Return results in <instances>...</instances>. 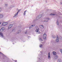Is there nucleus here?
Segmentation results:
<instances>
[{
    "label": "nucleus",
    "mask_w": 62,
    "mask_h": 62,
    "mask_svg": "<svg viewBox=\"0 0 62 62\" xmlns=\"http://www.w3.org/2000/svg\"><path fill=\"white\" fill-rule=\"evenodd\" d=\"M8 22H4L1 25L3 26H6V25H8Z\"/></svg>",
    "instance_id": "obj_1"
},
{
    "label": "nucleus",
    "mask_w": 62,
    "mask_h": 62,
    "mask_svg": "<svg viewBox=\"0 0 62 62\" xmlns=\"http://www.w3.org/2000/svg\"><path fill=\"white\" fill-rule=\"evenodd\" d=\"M42 15H39V16H38L37 17V20H39V19H40L42 16Z\"/></svg>",
    "instance_id": "obj_2"
},
{
    "label": "nucleus",
    "mask_w": 62,
    "mask_h": 62,
    "mask_svg": "<svg viewBox=\"0 0 62 62\" xmlns=\"http://www.w3.org/2000/svg\"><path fill=\"white\" fill-rule=\"evenodd\" d=\"M47 38V35L46 34H44L43 35V39H46Z\"/></svg>",
    "instance_id": "obj_3"
},
{
    "label": "nucleus",
    "mask_w": 62,
    "mask_h": 62,
    "mask_svg": "<svg viewBox=\"0 0 62 62\" xmlns=\"http://www.w3.org/2000/svg\"><path fill=\"white\" fill-rule=\"evenodd\" d=\"M4 17V15L2 14L0 15V19L3 18Z\"/></svg>",
    "instance_id": "obj_4"
},
{
    "label": "nucleus",
    "mask_w": 62,
    "mask_h": 62,
    "mask_svg": "<svg viewBox=\"0 0 62 62\" xmlns=\"http://www.w3.org/2000/svg\"><path fill=\"white\" fill-rule=\"evenodd\" d=\"M4 30L5 28L2 27L0 29V31H1V32H3V31Z\"/></svg>",
    "instance_id": "obj_5"
},
{
    "label": "nucleus",
    "mask_w": 62,
    "mask_h": 62,
    "mask_svg": "<svg viewBox=\"0 0 62 62\" xmlns=\"http://www.w3.org/2000/svg\"><path fill=\"white\" fill-rule=\"evenodd\" d=\"M18 12H17L14 15V17H16L18 15Z\"/></svg>",
    "instance_id": "obj_6"
},
{
    "label": "nucleus",
    "mask_w": 62,
    "mask_h": 62,
    "mask_svg": "<svg viewBox=\"0 0 62 62\" xmlns=\"http://www.w3.org/2000/svg\"><path fill=\"white\" fill-rule=\"evenodd\" d=\"M36 32H38V34H40V32L39 31V28H38L36 30Z\"/></svg>",
    "instance_id": "obj_7"
},
{
    "label": "nucleus",
    "mask_w": 62,
    "mask_h": 62,
    "mask_svg": "<svg viewBox=\"0 0 62 62\" xmlns=\"http://www.w3.org/2000/svg\"><path fill=\"white\" fill-rule=\"evenodd\" d=\"M59 40V38H58V37H57L56 38V42H58Z\"/></svg>",
    "instance_id": "obj_8"
},
{
    "label": "nucleus",
    "mask_w": 62,
    "mask_h": 62,
    "mask_svg": "<svg viewBox=\"0 0 62 62\" xmlns=\"http://www.w3.org/2000/svg\"><path fill=\"white\" fill-rule=\"evenodd\" d=\"M48 58L50 59L51 58V56H50V53H49L48 54Z\"/></svg>",
    "instance_id": "obj_9"
},
{
    "label": "nucleus",
    "mask_w": 62,
    "mask_h": 62,
    "mask_svg": "<svg viewBox=\"0 0 62 62\" xmlns=\"http://www.w3.org/2000/svg\"><path fill=\"white\" fill-rule=\"evenodd\" d=\"M53 55H56V53L55 51H53Z\"/></svg>",
    "instance_id": "obj_10"
},
{
    "label": "nucleus",
    "mask_w": 62,
    "mask_h": 62,
    "mask_svg": "<svg viewBox=\"0 0 62 62\" xmlns=\"http://www.w3.org/2000/svg\"><path fill=\"white\" fill-rule=\"evenodd\" d=\"M0 35L1 37H3V34H2V33L0 32Z\"/></svg>",
    "instance_id": "obj_11"
},
{
    "label": "nucleus",
    "mask_w": 62,
    "mask_h": 62,
    "mask_svg": "<svg viewBox=\"0 0 62 62\" xmlns=\"http://www.w3.org/2000/svg\"><path fill=\"white\" fill-rule=\"evenodd\" d=\"M46 20H47V21L45 20L44 21V22H48V20H49V18H46Z\"/></svg>",
    "instance_id": "obj_12"
},
{
    "label": "nucleus",
    "mask_w": 62,
    "mask_h": 62,
    "mask_svg": "<svg viewBox=\"0 0 62 62\" xmlns=\"http://www.w3.org/2000/svg\"><path fill=\"white\" fill-rule=\"evenodd\" d=\"M57 62H61V59H59L58 60Z\"/></svg>",
    "instance_id": "obj_13"
},
{
    "label": "nucleus",
    "mask_w": 62,
    "mask_h": 62,
    "mask_svg": "<svg viewBox=\"0 0 62 62\" xmlns=\"http://www.w3.org/2000/svg\"><path fill=\"white\" fill-rule=\"evenodd\" d=\"M26 11H24L23 15L24 16H25V14H26Z\"/></svg>",
    "instance_id": "obj_14"
},
{
    "label": "nucleus",
    "mask_w": 62,
    "mask_h": 62,
    "mask_svg": "<svg viewBox=\"0 0 62 62\" xmlns=\"http://www.w3.org/2000/svg\"><path fill=\"white\" fill-rule=\"evenodd\" d=\"M50 15H53V16H54L55 15V14H54L51 13L50 14Z\"/></svg>",
    "instance_id": "obj_15"
},
{
    "label": "nucleus",
    "mask_w": 62,
    "mask_h": 62,
    "mask_svg": "<svg viewBox=\"0 0 62 62\" xmlns=\"http://www.w3.org/2000/svg\"><path fill=\"white\" fill-rule=\"evenodd\" d=\"M56 23L57 25H59V22H58V21L57 20L56 22Z\"/></svg>",
    "instance_id": "obj_16"
},
{
    "label": "nucleus",
    "mask_w": 62,
    "mask_h": 62,
    "mask_svg": "<svg viewBox=\"0 0 62 62\" xmlns=\"http://www.w3.org/2000/svg\"><path fill=\"white\" fill-rule=\"evenodd\" d=\"M9 26H10L11 28V27H12V26H13V25L12 24H11Z\"/></svg>",
    "instance_id": "obj_17"
},
{
    "label": "nucleus",
    "mask_w": 62,
    "mask_h": 62,
    "mask_svg": "<svg viewBox=\"0 0 62 62\" xmlns=\"http://www.w3.org/2000/svg\"><path fill=\"white\" fill-rule=\"evenodd\" d=\"M20 32H21V30H19L17 32V34H19V33H20Z\"/></svg>",
    "instance_id": "obj_18"
},
{
    "label": "nucleus",
    "mask_w": 62,
    "mask_h": 62,
    "mask_svg": "<svg viewBox=\"0 0 62 62\" xmlns=\"http://www.w3.org/2000/svg\"><path fill=\"white\" fill-rule=\"evenodd\" d=\"M58 56L57 55L55 56V58H56V59L57 58H58Z\"/></svg>",
    "instance_id": "obj_19"
},
{
    "label": "nucleus",
    "mask_w": 62,
    "mask_h": 62,
    "mask_svg": "<svg viewBox=\"0 0 62 62\" xmlns=\"http://www.w3.org/2000/svg\"><path fill=\"white\" fill-rule=\"evenodd\" d=\"M39 40H40V41H42V39H41V38H39Z\"/></svg>",
    "instance_id": "obj_20"
},
{
    "label": "nucleus",
    "mask_w": 62,
    "mask_h": 62,
    "mask_svg": "<svg viewBox=\"0 0 62 62\" xmlns=\"http://www.w3.org/2000/svg\"><path fill=\"white\" fill-rule=\"evenodd\" d=\"M11 28L9 26H8V29H10Z\"/></svg>",
    "instance_id": "obj_21"
},
{
    "label": "nucleus",
    "mask_w": 62,
    "mask_h": 62,
    "mask_svg": "<svg viewBox=\"0 0 62 62\" xmlns=\"http://www.w3.org/2000/svg\"><path fill=\"white\" fill-rule=\"evenodd\" d=\"M42 44H40L39 45V47H40L41 48L42 47Z\"/></svg>",
    "instance_id": "obj_22"
},
{
    "label": "nucleus",
    "mask_w": 62,
    "mask_h": 62,
    "mask_svg": "<svg viewBox=\"0 0 62 62\" xmlns=\"http://www.w3.org/2000/svg\"><path fill=\"white\" fill-rule=\"evenodd\" d=\"M60 52H61L62 54V49H61L60 50Z\"/></svg>",
    "instance_id": "obj_23"
},
{
    "label": "nucleus",
    "mask_w": 62,
    "mask_h": 62,
    "mask_svg": "<svg viewBox=\"0 0 62 62\" xmlns=\"http://www.w3.org/2000/svg\"><path fill=\"white\" fill-rule=\"evenodd\" d=\"M52 37L53 38H55V36L54 35H52Z\"/></svg>",
    "instance_id": "obj_24"
},
{
    "label": "nucleus",
    "mask_w": 62,
    "mask_h": 62,
    "mask_svg": "<svg viewBox=\"0 0 62 62\" xmlns=\"http://www.w3.org/2000/svg\"><path fill=\"white\" fill-rule=\"evenodd\" d=\"M35 24L32 25H31V26H32L33 27V26H35Z\"/></svg>",
    "instance_id": "obj_25"
},
{
    "label": "nucleus",
    "mask_w": 62,
    "mask_h": 62,
    "mask_svg": "<svg viewBox=\"0 0 62 62\" xmlns=\"http://www.w3.org/2000/svg\"><path fill=\"white\" fill-rule=\"evenodd\" d=\"M8 4H5V6H6V7H7V6H8Z\"/></svg>",
    "instance_id": "obj_26"
},
{
    "label": "nucleus",
    "mask_w": 62,
    "mask_h": 62,
    "mask_svg": "<svg viewBox=\"0 0 62 62\" xmlns=\"http://www.w3.org/2000/svg\"><path fill=\"white\" fill-rule=\"evenodd\" d=\"M40 26L41 27H42V28H43V25H40Z\"/></svg>",
    "instance_id": "obj_27"
},
{
    "label": "nucleus",
    "mask_w": 62,
    "mask_h": 62,
    "mask_svg": "<svg viewBox=\"0 0 62 62\" xmlns=\"http://www.w3.org/2000/svg\"><path fill=\"white\" fill-rule=\"evenodd\" d=\"M21 9H19V10H18V11L17 12H18V13H19V11H21Z\"/></svg>",
    "instance_id": "obj_28"
},
{
    "label": "nucleus",
    "mask_w": 62,
    "mask_h": 62,
    "mask_svg": "<svg viewBox=\"0 0 62 62\" xmlns=\"http://www.w3.org/2000/svg\"><path fill=\"white\" fill-rule=\"evenodd\" d=\"M60 5H62V2H60Z\"/></svg>",
    "instance_id": "obj_29"
},
{
    "label": "nucleus",
    "mask_w": 62,
    "mask_h": 62,
    "mask_svg": "<svg viewBox=\"0 0 62 62\" xmlns=\"http://www.w3.org/2000/svg\"><path fill=\"white\" fill-rule=\"evenodd\" d=\"M1 11V8H0V12Z\"/></svg>",
    "instance_id": "obj_30"
},
{
    "label": "nucleus",
    "mask_w": 62,
    "mask_h": 62,
    "mask_svg": "<svg viewBox=\"0 0 62 62\" xmlns=\"http://www.w3.org/2000/svg\"><path fill=\"white\" fill-rule=\"evenodd\" d=\"M25 34H26V33H27V31H26L25 33Z\"/></svg>",
    "instance_id": "obj_31"
},
{
    "label": "nucleus",
    "mask_w": 62,
    "mask_h": 62,
    "mask_svg": "<svg viewBox=\"0 0 62 62\" xmlns=\"http://www.w3.org/2000/svg\"><path fill=\"white\" fill-rule=\"evenodd\" d=\"M1 24V22H0V25Z\"/></svg>",
    "instance_id": "obj_32"
},
{
    "label": "nucleus",
    "mask_w": 62,
    "mask_h": 62,
    "mask_svg": "<svg viewBox=\"0 0 62 62\" xmlns=\"http://www.w3.org/2000/svg\"><path fill=\"white\" fill-rule=\"evenodd\" d=\"M0 54H2V53H1V52H0Z\"/></svg>",
    "instance_id": "obj_33"
},
{
    "label": "nucleus",
    "mask_w": 62,
    "mask_h": 62,
    "mask_svg": "<svg viewBox=\"0 0 62 62\" xmlns=\"http://www.w3.org/2000/svg\"><path fill=\"white\" fill-rule=\"evenodd\" d=\"M60 39H62V37H61V38H60Z\"/></svg>",
    "instance_id": "obj_34"
},
{
    "label": "nucleus",
    "mask_w": 62,
    "mask_h": 62,
    "mask_svg": "<svg viewBox=\"0 0 62 62\" xmlns=\"http://www.w3.org/2000/svg\"><path fill=\"white\" fill-rule=\"evenodd\" d=\"M29 28H31V27H30V28L29 27Z\"/></svg>",
    "instance_id": "obj_35"
}]
</instances>
